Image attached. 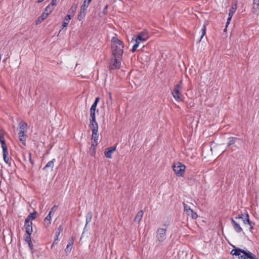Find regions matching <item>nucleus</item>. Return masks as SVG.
<instances>
[{
	"label": "nucleus",
	"instance_id": "obj_1",
	"mask_svg": "<svg viewBox=\"0 0 259 259\" xmlns=\"http://www.w3.org/2000/svg\"><path fill=\"white\" fill-rule=\"evenodd\" d=\"M123 42L117 37H113L111 40L112 55L110 65H120L123 53Z\"/></svg>",
	"mask_w": 259,
	"mask_h": 259
},
{
	"label": "nucleus",
	"instance_id": "obj_2",
	"mask_svg": "<svg viewBox=\"0 0 259 259\" xmlns=\"http://www.w3.org/2000/svg\"><path fill=\"white\" fill-rule=\"evenodd\" d=\"M233 249L230 253L233 255H235L239 259H257L255 255L247 250H244L233 246Z\"/></svg>",
	"mask_w": 259,
	"mask_h": 259
},
{
	"label": "nucleus",
	"instance_id": "obj_3",
	"mask_svg": "<svg viewBox=\"0 0 259 259\" xmlns=\"http://www.w3.org/2000/svg\"><path fill=\"white\" fill-rule=\"evenodd\" d=\"M166 229L158 228L156 232V242L157 245H161V243L165 240L166 237Z\"/></svg>",
	"mask_w": 259,
	"mask_h": 259
},
{
	"label": "nucleus",
	"instance_id": "obj_4",
	"mask_svg": "<svg viewBox=\"0 0 259 259\" xmlns=\"http://www.w3.org/2000/svg\"><path fill=\"white\" fill-rule=\"evenodd\" d=\"M173 170L175 174L178 177H183L186 167L182 163L177 162L172 165Z\"/></svg>",
	"mask_w": 259,
	"mask_h": 259
},
{
	"label": "nucleus",
	"instance_id": "obj_5",
	"mask_svg": "<svg viewBox=\"0 0 259 259\" xmlns=\"http://www.w3.org/2000/svg\"><path fill=\"white\" fill-rule=\"evenodd\" d=\"M149 37L148 32L147 30H144V31L139 32L137 35L136 38L134 40L135 41H144L146 40Z\"/></svg>",
	"mask_w": 259,
	"mask_h": 259
},
{
	"label": "nucleus",
	"instance_id": "obj_6",
	"mask_svg": "<svg viewBox=\"0 0 259 259\" xmlns=\"http://www.w3.org/2000/svg\"><path fill=\"white\" fill-rule=\"evenodd\" d=\"M116 147L111 146L106 149L104 154L105 156L108 158H111L112 153L115 151Z\"/></svg>",
	"mask_w": 259,
	"mask_h": 259
},
{
	"label": "nucleus",
	"instance_id": "obj_7",
	"mask_svg": "<svg viewBox=\"0 0 259 259\" xmlns=\"http://www.w3.org/2000/svg\"><path fill=\"white\" fill-rule=\"evenodd\" d=\"M231 222L233 226L234 229L237 233H240L242 231V229L240 225L237 223L233 218H230Z\"/></svg>",
	"mask_w": 259,
	"mask_h": 259
},
{
	"label": "nucleus",
	"instance_id": "obj_8",
	"mask_svg": "<svg viewBox=\"0 0 259 259\" xmlns=\"http://www.w3.org/2000/svg\"><path fill=\"white\" fill-rule=\"evenodd\" d=\"M24 227L25 229V233L26 234H31L33 231L32 229V222L26 223L25 221Z\"/></svg>",
	"mask_w": 259,
	"mask_h": 259
},
{
	"label": "nucleus",
	"instance_id": "obj_9",
	"mask_svg": "<svg viewBox=\"0 0 259 259\" xmlns=\"http://www.w3.org/2000/svg\"><path fill=\"white\" fill-rule=\"evenodd\" d=\"M171 94L173 97L177 101H180L182 100V98L180 97L181 93L179 90L174 89L173 90L171 91Z\"/></svg>",
	"mask_w": 259,
	"mask_h": 259
},
{
	"label": "nucleus",
	"instance_id": "obj_10",
	"mask_svg": "<svg viewBox=\"0 0 259 259\" xmlns=\"http://www.w3.org/2000/svg\"><path fill=\"white\" fill-rule=\"evenodd\" d=\"M0 143L2 145V148L7 147V145L4 138V131L3 129H0Z\"/></svg>",
	"mask_w": 259,
	"mask_h": 259
},
{
	"label": "nucleus",
	"instance_id": "obj_11",
	"mask_svg": "<svg viewBox=\"0 0 259 259\" xmlns=\"http://www.w3.org/2000/svg\"><path fill=\"white\" fill-rule=\"evenodd\" d=\"M138 60L141 62V64L144 65V64L149 62L150 58L147 55L143 54L141 55L140 57L138 58Z\"/></svg>",
	"mask_w": 259,
	"mask_h": 259
},
{
	"label": "nucleus",
	"instance_id": "obj_12",
	"mask_svg": "<svg viewBox=\"0 0 259 259\" xmlns=\"http://www.w3.org/2000/svg\"><path fill=\"white\" fill-rule=\"evenodd\" d=\"M19 132L18 133L19 140L20 141H21L22 142V143L24 145H25V144H26L25 137H26V133L27 132H25V131H19Z\"/></svg>",
	"mask_w": 259,
	"mask_h": 259
},
{
	"label": "nucleus",
	"instance_id": "obj_13",
	"mask_svg": "<svg viewBox=\"0 0 259 259\" xmlns=\"http://www.w3.org/2000/svg\"><path fill=\"white\" fill-rule=\"evenodd\" d=\"M36 214L37 212L35 211L29 214L25 220L26 223L32 222V220L36 218Z\"/></svg>",
	"mask_w": 259,
	"mask_h": 259
},
{
	"label": "nucleus",
	"instance_id": "obj_14",
	"mask_svg": "<svg viewBox=\"0 0 259 259\" xmlns=\"http://www.w3.org/2000/svg\"><path fill=\"white\" fill-rule=\"evenodd\" d=\"M18 126L19 131H27L28 125L26 122L21 121L19 123Z\"/></svg>",
	"mask_w": 259,
	"mask_h": 259
},
{
	"label": "nucleus",
	"instance_id": "obj_15",
	"mask_svg": "<svg viewBox=\"0 0 259 259\" xmlns=\"http://www.w3.org/2000/svg\"><path fill=\"white\" fill-rule=\"evenodd\" d=\"M56 161L55 159L54 158L52 160L49 161L47 164L42 168V170H46L47 168H50L51 170H53V168L54 166V162Z\"/></svg>",
	"mask_w": 259,
	"mask_h": 259
},
{
	"label": "nucleus",
	"instance_id": "obj_16",
	"mask_svg": "<svg viewBox=\"0 0 259 259\" xmlns=\"http://www.w3.org/2000/svg\"><path fill=\"white\" fill-rule=\"evenodd\" d=\"M92 217H93V214H92V212L91 211H89L87 213V215L85 216V221H86V222H85V226H84V230H85L87 228L88 224L90 223L91 222V220H92Z\"/></svg>",
	"mask_w": 259,
	"mask_h": 259
},
{
	"label": "nucleus",
	"instance_id": "obj_17",
	"mask_svg": "<svg viewBox=\"0 0 259 259\" xmlns=\"http://www.w3.org/2000/svg\"><path fill=\"white\" fill-rule=\"evenodd\" d=\"M3 149V158L4 161L7 163L9 164V159L8 157V148H2Z\"/></svg>",
	"mask_w": 259,
	"mask_h": 259
},
{
	"label": "nucleus",
	"instance_id": "obj_18",
	"mask_svg": "<svg viewBox=\"0 0 259 259\" xmlns=\"http://www.w3.org/2000/svg\"><path fill=\"white\" fill-rule=\"evenodd\" d=\"M97 144H98V143H94L92 142V144H91V146L90 147L89 153H90V154L92 156H95V155L96 154L95 149H96V147Z\"/></svg>",
	"mask_w": 259,
	"mask_h": 259
},
{
	"label": "nucleus",
	"instance_id": "obj_19",
	"mask_svg": "<svg viewBox=\"0 0 259 259\" xmlns=\"http://www.w3.org/2000/svg\"><path fill=\"white\" fill-rule=\"evenodd\" d=\"M85 15V9L81 8L79 13L78 14L77 16V19L79 21H81L83 19Z\"/></svg>",
	"mask_w": 259,
	"mask_h": 259
},
{
	"label": "nucleus",
	"instance_id": "obj_20",
	"mask_svg": "<svg viewBox=\"0 0 259 259\" xmlns=\"http://www.w3.org/2000/svg\"><path fill=\"white\" fill-rule=\"evenodd\" d=\"M143 213L144 212L142 210L139 211L134 219V221L135 222L139 223L140 221L141 220V219L142 218Z\"/></svg>",
	"mask_w": 259,
	"mask_h": 259
},
{
	"label": "nucleus",
	"instance_id": "obj_21",
	"mask_svg": "<svg viewBox=\"0 0 259 259\" xmlns=\"http://www.w3.org/2000/svg\"><path fill=\"white\" fill-rule=\"evenodd\" d=\"M98 132L97 131L92 132V140H93V143H98V140L99 137V135L98 134Z\"/></svg>",
	"mask_w": 259,
	"mask_h": 259
},
{
	"label": "nucleus",
	"instance_id": "obj_22",
	"mask_svg": "<svg viewBox=\"0 0 259 259\" xmlns=\"http://www.w3.org/2000/svg\"><path fill=\"white\" fill-rule=\"evenodd\" d=\"M244 224H247L249 225H254V223L251 221L249 219V214L248 213H246L244 215Z\"/></svg>",
	"mask_w": 259,
	"mask_h": 259
},
{
	"label": "nucleus",
	"instance_id": "obj_23",
	"mask_svg": "<svg viewBox=\"0 0 259 259\" xmlns=\"http://www.w3.org/2000/svg\"><path fill=\"white\" fill-rule=\"evenodd\" d=\"M253 10L254 12H256L259 11V0H253Z\"/></svg>",
	"mask_w": 259,
	"mask_h": 259
},
{
	"label": "nucleus",
	"instance_id": "obj_24",
	"mask_svg": "<svg viewBox=\"0 0 259 259\" xmlns=\"http://www.w3.org/2000/svg\"><path fill=\"white\" fill-rule=\"evenodd\" d=\"M47 17H46V14H41V15L37 18L36 21V25L40 24L42 21H44Z\"/></svg>",
	"mask_w": 259,
	"mask_h": 259
},
{
	"label": "nucleus",
	"instance_id": "obj_25",
	"mask_svg": "<svg viewBox=\"0 0 259 259\" xmlns=\"http://www.w3.org/2000/svg\"><path fill=\"white\" fill-rule=\"evenodd\" d=\"M228 140H229V142L227 144L228 147L234 144L237 141V140H238V138L236 137H229L228 138Z\"/></svg>",
	"mask_w": 259,
	"mask_h": 259
},
{
	"label": "nucleus",
	"instance_id": "obj_26",
	"mask_svg": "<svg viewBox=\"0 0 259 259\" xmlns=\"http://www.w3.org/2000/svg\"><path fill=\"white\" fill-rule=\"evenodd\" d=\"M62 230V226H59V227L57 228V230H56L55 232V241H56L58 239V236H59L61 231Z\"/></svg>",
	"mask_w": 259,
	"mask_h": 259
},
{
	"label": "nucleus",
	"instance_id": "obj_27",
	"mask_svg": "<svg viewBox=\"0 0 259 259\" xmlns=\"http://www.w3.org/2000/svg\"><path fill=\"white\" fill-rule=\"evenodd\" d=\"M183 205H184V211L186 212V213L188 215H190V212H191V211L193 209H192L189 206L187 205L184 202H183Z\"/></svg>",
	"mask_w": 259,
	"mask_h": 259
},
{
	"label": "nucleus",
	"instance_id": "obj_28",
	"mask_svg": "<svg viewBox=\"0 0 259 259\" xmlns=\"http://www.w3.org/2000/svg\"><path fill=\"white\" fill-rule=\"evenodd\" d=\"M99 100H100L99 97H98L96 98L95 101H94V103L92 104V105L91 106V107L90 109H93H93L96 110L97 106L98 103L99 102Z\"/></svg>",
	"mask_w": 259,
	"mask_h": 259
},
{
	"label": "nucleus",
	"instance_id": "obj_29",
	"mask_svg": "<svg viewBox=\"0 0 259 259\" xmlns=\"http://www.w3.org/2000/svg\"><path fill=\"white\" fill-rule=\"evenodd\" d=\"M89 126L90 127V128L92 130V132H93V131H97V132H98V124H90L89 125Z\"/></svg>",
	"mask_w": 259,
	"mask_h": 259
},
{
	"label": "nucleus",
	"instance_id": "obj_30",
	"mask_svg": "<svg viewBox=\"0 0 259 259\" xmlns=\"http://www.w3.org/2000/svg\"><path fill=\"white\" fill-rule=\"evenodd\" d=\"M202 31V35L201 36H200L199 39L198 40H197V42H200L201 39L202 38V37H203V36L206 33V27L205 25H203L202 29H201Z\"/></svg>",
	"mask_w": 259,
	"mask_h": 259
},
{
	"label": "nucleus",
	"instance_id": "obj_31",
	"mask_svg": "<svg viewBox=\"0 0 259 259\" xmlns=\"http://www.w3.org/2000/svg\"><path fill=\"white\" fill-rule=\"evenodd\" d=\"M135 41V44L134 45V46H133V48L131 50L132 52H134L136 51L137 48L138 47V46H139V44H140V41Z\"/></svg>",
	"mask_w": 259,
	"mask_h": 259
},
{
	"label": "nucleus",
	"instance_id": "obj_32",
	"mask_svg": "<svg viewBox=\"0 0 259 259\" xmlns=\"http://www.w3.org/2000/svg\"><path fill=\"white\" fill-rule=\"evenodd\" d=\"M96 110L94 109H91L90 110V119H93L96 118Z\"/></svg>",
	"mask_w": 259,
	"mask_h": 259
},
{
	"label": "nucleus",
	"instance_id": "obj_33",
	"mask_svg": "<svg viewBox=\"0 0 259 259\" xmlns=\"http://www.w3.org/2000/svg\"><path fill=\"white\" fill-rule=\"evenodd\" d=\"M31 234H25L24 236V240L26 243H28L30 241H31Z\"/></svg>",
	"mask_w": 259,
	"mask_h": 259
},
{
	"label": "nucleus",
	"instance_id": "obj_34",
	"mask_svg": "<svg viewBox=\"0 0 259 259\" xmlns=\"http://www.w3.org/2000/svg\"><path fill=\"white\" fill-rule=\"evenodd\" d=\"M236 8L232 7V8L229 10V16L232 17L233 16L235 12Z\"/></svg>",
	"mask_w": 259,
	"mask_h": 259
},
{
	"label": "nucleus",
	"instance_id": "obj_35",
	"mask_svg": "<svg viewBox=\"0 0 259 259\" xmlns=\"http://www.w3.org/2000/svg\"><path fill=\"white\" fill-rule=\"evenodd\" d=\"M52 214V211H50V212L49 214L45 218V221H48V224L50 225L51 224V214Z\"/></svg>",
	"mask_w": 259,
	"mask_h": 259
},
{
	"label": "nucleus",
	"instance_id": "obj_36",
	"mask_svg": "<svg viewBox=\"0 0 259 259\" xmlns=\"http://www.w3.org/2000/svg\"><path fill=\"white\" fill-rule=\"evenodd\" d=\"M72 248V246L67 244L66 248L65 249V252L67 255L69 253H70V252L71 251Z\"/></svg>",
	"mask_w": 259,
	"mask_h": 259
},
{
	"label": "nucleus",
	"instance_id": "obj_37",
	"mask_svg": "<svg viewBox=\"0 0 259 259\" xmlns=\"http://www.w3.org/2000/svg\"><path fill=\"white\" fill-rule=\"evenodd\" d=\"M182 86H183V82H182V80H180V81L179 82V83H178L177 84H176L175 86L174 89H176L177 90H180V89L182 88Z\"/></svg>",
	"mask_w": 259,
	"mask_h": 259
},
{
	"label": "nucleus",
	"instance_id": "obj_38",
	"mask_svg": "<svg viewBox=\"0 0 259 259\" xmlns=\"http://www.w3.org/2000/svg\"><path fill=\"white\" fill-rule=\"evenodd\" d=\"M190 215H191L192 218L193 219H196L198 217L197 213L194 212L193 210L190 212Z\"/></svg>",
	"mask_w": 259,
	"mask_h": 259
},
{
	"label": "nucleus",
	"instance_id": "obj_39",
	"mask_svg": "<svg viewBox=\"0 0 259 259\" xmlns=\"http://www.w3.org/2000/svg\"><path fill=\"white\" fill-rule=\"evenodd\" d=\"M108 68L110 70L119 69L120 68V66H108Z\"/></svg>",
	"mask_w": 259,
	"mask_h": 259
},
{
	"label": "nucleus",
	"instance_id": "obj_40",
	"mask_svg": "<svg viewBox=\"0 0 259 259\" xmlns=\"http://www.w3.org/2000/svg\"><path fill=\"white\" fill-rule=\"evenodd\" d=\"M53 9L54 6L50 4L46 7V11H49L51 13Z\"/></svg>",
	"mask_w": 259,
	"mask_h": 259
},
{
	"label": "nucleus",
	"instance_id": "obj_41",
	"mask_svg": "<svg viewBox=\"0 0 259 259\" xmlns=\"http://www.w3.org/2000/svg\"><path fill=\"white\" fill-rule=\"evenodd\" d=\"M76 6L75 5H73L71 6V7L70 8L69 11V13H73L76 10Z\"/></svg>",
	"mask_w": 259,
	"mask_h": 259
},
{
	"label": "nucleus",
	"instance_id": "obj_42",
	"mask_svg": "<svg viewBox=\"0 0 259 259\" xmlns=\"http://www.w3.org/2000/svg\"><path fill=\"white\" fill-rule=\"evenodd\" d=\"M73 243H74V238L73 237H71L69 238V239L68 240V245L73 246Z\"/></svg>",
	"mask_w": 259,
	"mask_h": 259
},
{
	"label": "nucleus",
	"instance_id": "obj_43",
	"mask_svg": "<svg viewBox=\"0 0 259 259\" xmlns=\"http://www.w3.org/2000/svg\"><path fill=\"white\" fill-rule=\"evenodd\" d=\"M31 155H32L31 153L29 152V161L30 163L32 164V165H33L34 164V161L31 158Z\"/></svg>",
	"mask_w": 259,
	"mask_h": 259
},
{
	"label": "nucleus",
	"instance_id": "obj_44",
	"mask_svg": "<svg viewBox=\"0 0 259 259\" xmlns=\"http://www.w3.org/2000/svg\"><path fill=\"white\" fill-rule=\"evenodd\" d=\"M244 215H245V214H240L238 215L237 217H235V219H242L243 222H244Z\"/></svg>",
	"mask_w": 259,
	"mask_h": 259
},
{
	"label": "nucleus",
	"instance_id": "obj_45",
	"mask_svg": "<svg viewBox=\"0 0 259 259\" xmlns=\"http://www.w3.org/2000/svg\"><path fill=\"white\" fill-rule=\"evenodd\" d=\"M71 15L70 14H68L65 17V21L66 22H68L69 23L70 20H71Z\"/></svg>",
	"mask_w": 259,
	"mask_h": 259
},
{
	"label": "nucleus",
	"instance_id": "obj_46",
	"mask_svg": "<svg viewBox=\"0 0 259 259\" xmlns=\"http://www.w3.org/2000/svg\"><path fill=\"white\" fill-rule=\"evenodd\" d=\"M27 243H28V245L30 250L32 252H33V245L32 244V241H30Z\"/></svg>",
	"mask_w": 259,
	"mask_h": 259
},
{
	"label": "nucleus",
	"instance_id": "obj_47",
	"mask_svg": "<svg viewBox=\"0 0 259 259\" xmlns=\"http://www.w3.org/2000/svg\"><path fill=\"white\" fill-rule=\"evenodd\" d=\"M98 124L97 122L96 121V118L93 119H90V124Z\"/></svg>",
	"mask_w": 259,
	"mask_h": 259
},
{
	"label": "nucleus",
	"instance_id": "obj_48",
	"mask_svg": "<svg viewBox=\"0 0 259 259\" xmlns=\"http://www.w3.org/2000/svg\"><path fill=\"white\" fill-rule=\"evenodd\" d=\"M89 4H88V3L85 1H84L83 5L81 6V8H85L86 10L88 7L89 6Z\"/></svg>",
	"mask_w": 259,
	"mask_h": 259
},
{
	"label": "nucleus",
	"instance_id": "obj_49",
	"mask_svg": "<svg viewBox=\"0 0 259 259\" xmlns=\"http://www.w3.org/2000/svg\"><path fill=\"white\" fill-rule=\"evenodd\" d=\"M231 19H232V17H230V16H228V19H227V21L226 25V27H227V26L229 24L230 22V21H231Z\"/></svg>",
	"mask_w": 259,
	"mask_h": 259
},
{
	"label": "nucleus",
	"instance_id": "obj_50",
	"mask_svg": "<svg viewBox=\"0 0 259 259\" xmlns=\"http://www.w3.org/2000/svg\"><path fill=\"white\" fill-rule=\"evenodd\" d=\"M57 0H52L50 5H52L53 6H55L57 3Z\"/></svg>",
	"mask_w": 259,
	"mask_h": 259
},
{
	"label": "nucleus",
	"instance_id": "obj_51",
	"mask_svg": "<svg viewBox=\"0 0 259 259\" xmlns=\"http://www.w3.org/2000/svg\"><path fill=\"white\" fill-rule=\"evenodd\" d=\"M68 22H66L65 21H64L62 24V28H64L66 27H67V26L68 25Z\"/></svg>",
	"mask_w": 259,
	"mask_h": 259
},
{
	"label": "nucleus",
	"instance_id": "obj_52",
	"mask_svg": "<svg viewBox=\"0 0 259 259\" xmlns=\"http://www.w3.org/2000/svg\"><path fill=\"white\" fill-rule=\"evenodd\" d=\"M50 13H51L50 12H49V11H46V9H45L44 12L42 14H46V17H47Z\"/></svg>",
	"mask_w": 259,
	"mask_h": 259
},
{
	"label": "nucleus",
	"instance_id": "obj_53",
	"mask_svg": "<svg viewBox=\"0 0 259 259\" xmlns=\"http://www.w3.org/2000/svg\"><path fill=\"white\" fill-rule=\"evenodd\" d=\"M108 95H109V98L110 101L111 103H112V98L111 93L109 92Z\"/></svg>",
	"mask_w": 259,
	"mask_h": 259
},
{
	"label": "nucleus",
	"instance_id": "obj_54",
	"mask_svg": "<svg viewBox=\"0 0 259 259\" xmlns=\"http://www.w3.org/2000/svg\"><path fill=\"white\" fill-rule=\"evenodd\" d=\"M57 207V206H56V205H54V206L51 208V210H50V211H52V212L53 211H55V210H56V208Z\"/></svg>",
	"mask_w": 259,
	"mask_h": 259
},
{
	"label": "nucleus",
	"instance_id": "obj_55",
	"mask_svg": "<svg viewBox=\"0 0 259 259\" xmlns=\"http://www.w3.org/2000/svg\"><path fill=\"white\" fill-rule=\"evenodd\" d=\"M22 156H23V159L25 161H27V159H26V155L23 153L22 154Z\"/></svg>",
	"mask_w": 259,
	"mask_h": 259
},
{
	"label": "nucleus",
	"instance_id": "obj_56",
	"mask_svg": "<svg viewBox=\"0 0 259 259\" xmlns=\"http://www.w3.org/2000/svg\"><path fill=\"white\" fill-rule=\"evenodd\" d=\"M107 8H108V5H106V6L105 7V8H104V10H103V12H104V14L105 13V11L107 10Z\"/></svg>",
	"mask_w": 259,
	"mask_h": 259
},
{
	"label": "nucleus",
	"instance_id": "obj_57",
	"mask_svg": "<svg viewBox=\"0 0 259 259\" xmlns=\"http://www.w3.org/2000/svg\"><path fill=\"white\" fill-rule=\"evenodd\" d=\"M254 225H249L250 226V228H249V230L250 231H251V230L253 229V226Z\"/></svg>",
	"mask_w": 259,
	"mask_h": 259
},
{
	"label": "nucleus",
	"instance_id": "obj_58",
	"mask_svg": "<svg viewBox=\"0 0 259 259\" xmlns=\"http://www.w3.org/2000/svg\"><path fill=\"white\" fill-rule=\"evenodd\" d=\"M44 0H38L37 3H41L44 1Z\"/></svg>",
	"mask_w": 259,
	"mask_h": 259
},
{
	"label": "nucleus",
	"instance_id": "obj_59",
	"mask_svg": "<svg viewBox=\"0 0 259 259\" xmlns=\"http://www.w3.org/2000/svg\"><path fill=\"white\" fill-rule=\"evenodd\" d=\"M92 0H88V4H90Z\"/></svg>",
	"mask_w": 259,
	"mask_h": 259
},
{
	"label": "nucleus",
	"instance_id": "obj_60",
	"mask_svg": "<svg viewBox=\"0 0 259 259\" xmlns=\"http://www.w3.org/2000/svg\"><path fill=\"white\" fill-rule=\"evenodd\" d=\"M54 244H53L51 245V248H53V247H54Z\"/></svg>",
	"mask_w": 259,
	"mask_h": 259
},
{
	"label": "nucleus",
	"instance_id": "obj_61",
	"mask_svg": "<svg viewBox=\"0 0 259 259\" xmlns=\"http://www.w3.org/2000/svg\"><path fill=\"white\" fill-rule=\"evenodd\" d=\"M56 241H54L53 244H54L55 245V244H56Z\"/></svg>",
	"mask_w": 259,
	"mask_h": 259
}]
</instances>
